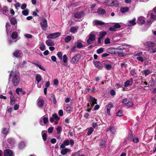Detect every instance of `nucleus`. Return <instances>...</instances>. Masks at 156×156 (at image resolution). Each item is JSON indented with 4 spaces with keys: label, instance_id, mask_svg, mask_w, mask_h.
<instances>
[{
    "label": "nucleus",
    "instance_id": "nucleus-1",
    "mask_svg": "<svg viewBox=\"0 0 156 156\" xmlns=\"http://www.w3.org/2000/svg\"><path fill=\"white\" fill-rule=\"evenodd\" d=\"M104 3L108 6H115L117 7L119 5L118 2L116 0H105Z\"/></svg>",
    "mask_w": 156,
    "mask_h": 156
},
{
    "label": "nucleus",
    "instance_id": "nucleus-2",
    "mask_svg": "<svg viewBox=\"0 0 156 156\" xmlns=\"http://www.w3.org/2000/svg\"><path fill=\"white\" fill-rule=\"evenodd\" d=\"M124 49L123 47L120 46L117 48H115V55H119L120 56H123L126 55L125 53L123 52V50Z\"/></svg>",
    "mask_w": 156,
    "mask_h": 156
},
{
    "label": "nucleus",
    "instance_id": "nucleus-3",
    "mask_svg": "<svg viewBox=\"0 0 156 156\" xmlns=\"http://www.w3.org/2000/svg\"><path fill=\"white\" fill-rule=\"evenodd\" d=\"M123 104L126 105L128 107H132L133 105V103L132 100L130 98H125L122 101Z\"/></svg>",
    "mask_w": 156,
    "mask_h": 156
},
{
    "label": "nucleus",
    "instance_id": "nucleus-4",
    "mask_svg": "<svg viewBox=\"0 0 156 156\" xmlns=\"http://www.w3.org/2000/svg\"><path fill=\"white\" fill-rule=\"evenodd\" d=\"M20 81L19 76L15 75L14 76L12 79V82L14 86L16 87L18 85Z\"/></svg>",
    "mask_w": 156,
    "mask_h": 156
},
{
    "label": "nucleus",
    "instance_id": "nucleus-5",
    "mask_svg": "<svg viewBox=\"0 0 156 156\" xmlns=\"http://www.w3.org/2000/svg\"><path fill=\"white\" fill-rule=\"evenodd\" d=\"M40 24L41 26L42 29L44 31H45L48 27L47 20L45 18L43 19L41 21Z\"/></svg>",
    "mask_w": 156,
    "mask_h": 156
},
{
    "label": "nucleus",
    "instance_id": "nucleus-6",
    "mask_svg": "<svg viewBox=\"0 0 156 156\" xmlns=\"http://www.w3.org/2000/svg\"><path fill=\"white\" fill-rule=\"evenodd\" d=\"M81 56L80 54H77L75 55L70 61L72 64H76L80 58Z\"/></svg>",
    "mask_w": 156,
    "mask_h": 156
},
{
    "label": "nucleus",
    "instance_id": "nucleus-7",
    "mask_svg": "<svg viewBox=\"0 0 156 156\" xmlns=\"http://www.w3.org/2000/svg\"><path fill=\"white\" fill-rule=\"evenodd\" d=\"M61 35L60 32H56L52 34H49L47 36L48 39H54L58 37Z\"/></svg>",
    "mask_w": 156,
    "mask_h": 156
},
{
    "label": "nucleus",
    "instance_id": "nucleus-8",
    "mask_svg": "<svg viewBox=\"0 0 156 156\" xmlns=\"http://www.w3.org/2000/svg\"><path fill=\"white\" fill-rule=\"evenodd\" d=\"M89 97V102L90 104L91 107H93L95 104H97V100L95 98L92 97L91 96H90Z\"/></svg>",
    "mask_w": 156,
    "mask_h": 156
},
{
    "label": "nucleus",
    "instance_id": "nucleus-9",
    "mask_svg": "<svg viewBox=\"0 0 156 156\" xmlns=\"http://www.w3.org/2000/svg\"><path fill=\"white\" fill-rule=\"evenodd\" d=\"M144 45L146 48H152L155 47V44L154 42L148 41L144 44Z\"/></svg>",
    "mask_w": 156,
    "mask_h": 156
},
{
    "label": "nucleus",
    "instance_id": "nucleus-10",
    "mask_svg": "<svg viewBox=\"0 0 156 156\" xmlns=\"http://www.w3.org/2000/svg\"><path fill=\"white\" fill-rule=\"evenodd\" d=\"M37 105L39 108H43L44 104V101L39 97L37 100Z\"/></svg>",
    "mask_w": 156,
    "mask_h": 156
},
{
    "label": "nucleus",
    "instance_id": "nucleus-11",
    "mask_svg": "<svg viewBox=\"0 0 156 156\" xmlns=\"http://www.w3.org/2000/svg\"><path fill=\"white\" fill-rule=\"evenodd\" d=\"M22 53V51L20 50H16L13 54L14 57L17 58L20 57Z\"/></svg>",
    "mask_w": 156,
    "mask_h": 156
},
{
    "label": "nucleus",
    "instance_id": "nucleus-12",
    "mask_svg": "<svg viewBox=\"0 0 156 156\" xmlns=\"http://www.w3.org/2000/svg\"><path fill=\"white\" fill-rule=\"evenodd\" d=\"M83 11L77 12L74 14V16L76 18L80 19L83 16Z\"/></svg>",
    "mask_w": 156,
    "mask_h": 156
},
{
    "label": "nucleus",
    "instance_id": "nucleus-13",
    "mask_svg": "<svg viewBox=\"0 0 156 156\" xmlns=\"http://www.w3.org/2000/svg\"><path fill=\"white\" fill-rule=\"evenodd\" d=\"M133 83V79L130 78V80H127L124 83V86L127 87L132 85Z\"/></svg>",
    "mask_w": 156,
    "mask_h": 156
},
{
    "label": "nucleus",
    "instance_id": "nucleus-14",
    "mask_svg": "<svg viewBox=\"0 0 156 156\" xmlns=\"http://www.w3.org/2000/svg\"><path fill=\"white\" fill-rule=\"evenodd\" d=\"M4 156H13V153L10 149H7L4 151Z\"/></svg>",
    "mask_w": 156,
    "mask_h": 156
},
{
    "label": "nucleus",
    "instance_id": "nucleus-15",
    "mask_svg": "<svg viewBox=\"0 0 156 156\" xmlns=\"http://www.w3.org/2000/svg\"><path fill=\"white\" fill-rule=\"evenodd\" d=\"M9 10H8V8L7 6H4L3 7V8L0 10V12H2V13L4 14L7 16V13L9 12Z\"/></svg>",
    "mask_w": 156,
    "mask_h": 156
},
{
    "label": "nucleus",
    "instance_id": "nucleus-16",
    "mask_svg": "<svg viewBox=\"0 0 156 156\" xmlns=\"http://www.w3.org/2000/svg\"><path fill=\"white\" fill-rule=\"evenodd\" d=\"M137 23L138 24L142 25L145 23L144 18L143 17H140L137 20Z\"/></svg>",
    "mask_w": 156,
    "mask_h": 156
},
{
    "label": "nucleus",
    "instance_id": "nucleus-17",
    "mask_svg": "<svg viewBox=\"0 0 156 156\" xmlns=\"http://www.w3.org/2000/svg\"><path fill=\"white\" fill-rule=\"evenodd\" d=\"M154 13H150L151 16V18L156 20V7H155L153 9Z\"/></svg>",
    "mask_w": 156,
    "mask_h": 156
},
{
    "label": "nucleus",
    "instance_id": "nucleus-18",
    "mask_svg": "<svg viewBox=\"0 0 156 156\" xmlns=\"http://www.w3.org/2000/svg\"><path fill=\"white\" fill-rule=\"evenodd\" d=\"M107 52L108 53L111 54H114L115 55V48H109L107 50Z\"/></svg>",
    "mask_w": 156,
    "mask_h": 156
},
{
    "label": "nucleus",
    "instance_id": "nucleus-19",
    "mask_svg": "<svg viewBox=\"0 0 156 156\" xmlns=\"http://www.w3.org/2000/svg\"><path fill=\"white\" fill-rule=\"evenodd\" d=\"M98 15H104L106 13V11L104 9L99 8L97 10Z\"/></svg>",
    "mask_w": 156,
    "mask_h": 156
},
{
    "label": "nucleus",
    "instance_id": "nucleus-20",
    "mask_svg": "<svg viewBox=\"0 0 156 156\" xmlns=\"http://www.w3.org/2000/svg\"><path fill=\"white\" fill-rule=\"evenodd\" d=\"M46 44L48 46H52L55 45V44L54 42L51 40H48L45 41Z\"/></svg>",
    "mask_w": 156,
    "mask_h": 156
},
{
    "label": "nucleus",
    "instance_id": "nucleus-21",
    "mask_svg": "<svg viewBox=\"0 0 156 156\" xmlns=\"http://www.w3.org/2000/svg\"><path fill=\"white\" fill-rule=\"evenodd\" d=\"M70 149L67 148L62 149L61 151V153L63 155H66L68 152L70 151Z\"/></svg>",
    "mask_w": 156,
    "mask_h": 156
},
{
    "label": "nucleus",
    "instance_id": "nucleus-22",
    "mask_svg": "<svg viewBox=\"0 0 156 156\" xmlns=\"http://www.w3.org/2000/svg\"><path fill=\"white\" fill-rule=\"evenodd\" d=\"M129 74L130 75L133 76H135L137 75L136 70L135 68L129 71Z\"/></svg>",
    "mask_w": 156,
    "mask_h": 156
},
{
    "label": "nucleus",
    "instance_id": "nucleus-23",
    "mask_svg": "<svg viewBox=\"0 0 156 156\" xmlns=\"http://www.w3.org/2000/svg\"><path fill=\"white\" fill-rule=\"evenodd\" d=\"M68 57L66 55H64L63 56V60L64 62L63 65L66 66H67L68 64L67 62H68Z\"/></svg>",
    "mask_w": 156,
    "mask_h": 156
},
{
    "label": "nucleus",
    "instance_id": "nucleus-24",
    "mask_svg": "<svg viewBox=\"0 0 156 156\" xmlns=\"http://www.w3.org/2000/svg\"><path fill=\"white\" fill-rule=\"evenodd\" d=\"M49 99L50 100H52L53 101V103L54 104H56L57 101L55 98V96L54 94L53 93H51L49 98Z\"/></svg>",
    "mask_w": 156,
    "mask_h": 156
},
{
    "label": "nucleus",
    "instance_id": "nucleus-25",
    "mask_svg": "<svg viewBox=\"0 0 156 156\" xmlns=\"http://www.w3.org/2000/svg\"><path fill=\"white\" fill-rule=\"evenodd\" d=\"M10 21L12 25H14L17 23V20L15 17H12Z\"/></svg>",
    "mask_w": 156,
    "mask_h": 156
},
{
    "label": "nucleus",
    "instance_id": "nucleus-26",
    "mask_svg": "<svg viewBox=\"0 0 156 156\" xmlns=\"http://www.w3.org/2000/svg\"><path fill=\"white\" fill-rule=\"evenodd\" d=\"M132 137L133 135L132 134L130 135L129 136L127 137L125 140L124 141V144H126L128 142L131 141L132 140Z\"/></svg>",
    "mask_w": 156,
    "mask_h": 156
},
{
    "label": "nucleus",
    "instance_id": "nucleus-27",
    "mask_svg": "<svg viewBox=\"0 0 156 156\" xmlns=\"http://www.w3.org/2000/svg\"><path fill=\"white\" fill-rule=\"evenodd\" d=\"M129 10V8L127 7H121L120 9V11L122 13L127 12Z\"/></svg>",
    "mask_w": 156,
    "mask_h": 156
},
{
    "label": "nucleus",
    "instance_id": "nucleus-28",
    "mask_svg": "<svg viewBox=\"0 0 156 156\" xmlns=\"http://www.w3.org/2000/svg\"><path fill=\"white\" fill-rule=\"evenodd\" d=\"M106 141L103 139H101L99 144V145L101 148H104L105 147Z\"/></svg>",
    "mask_w": 156,
    "mask_h": 156
},
{
    "label": "nucleus",
    "instance_id": "nucleus-29",
    "mask_svg": "<svg viewBox=\"0 0 156 156\" xmlns=\"http://www.w3.org/2000/svg\"><path fill=\"white\" fill-rule=\"evenodd\" d=\"M72 40V37L70 36L67 35L64 38L65 41L66 43L69 42Z\"/></svg>",
    "mask_w": 156,
    "mask_h": 156
},
{
    "label": "nucleus",
    "instance_id": "nucleus-30",
    "mask_svg": "<svg viewBox=\"0 0 156 156\" xmlns=\"http://www.w3.org/2000/svg\"><path fill=\"white\" fill-rule=\"evenodd\" d=\"M42 77L39 74L37 75L36 76V80L38 83H39L41 80Z\"/></svg>",
    "mask_w": 156,
    "mask_h": 156
},
{
    "label": "nucleus",
    "instance_id": "nucleus-31",
    "mask_svg": "<svg viewBox=\"0 0 156 156\" xmlns=\"http://www.w3.org/2000/svg\"><path fill=\"white\" fill-rule=\"evenodd\" d=\"M77 28L76 26L71 27L70 28V31L72 33H74L77 31Z\"/></svg>",
    "mask_w": 156,
    "mask_h": 156
},
{
    "label": "nucleus",
    "instance_id": "nucleus-32",
    "mask_svg": "<svg viewBox=\"0 0 156 156\" xmlns=\"http://www.w3.org/2000/svg\"><path fill=\"white\" fill-rule=\"evenodd\" d=\"M7 141L9 143L12 145L15 143V140L12 138H9L7 140Z\"/></svg>",
    "mask_w": 156,
    "mask_h": 156
},
{
    "label": "nucleus",
    "instance_id": "nucleus-33",
    "mask_svg": "<svg viewBox=\"0 0 156 156\" xmlns=\"http://www.w3.org/2000/svg\"><path fill=\"white\" fill-rule=\"evenodd\" d=\"M95 35L93 34H90L88 39L91 41H94L95 40Z\"/></svg>",
    "mask_w": 156,
    "mask_h": 156
},
{
    "label": "nucleus",
    "instance_id": "nucleus-34",
    "mask_svg": "<svg viewBox=\"0 0 156 156\" xmlns=\"http://www.w3.org/2000/svg\"><path fill=\"white\" fill-rule=\"evenodd\" d=\"M94 24L95 25H102L105 24V23L98 20H95L94 21Z\"/></svg>",
    "mask_w": 156,
    "mask_h": 156
},
{
    "label": "nucleus",
    "instance_id": "nucleus-35",
    "mask_svg": "<svg viewBox=\"0 0 156 156\" xmlns=\"http://www.w3.org/2000/svg\"><path fill=\"white\" fill-rule=\"evenodd\" d=\"M136 20V19L135 18H134L132 20L129 21L128 22L131 25L133 26L136 24V23L135 22Z\"/></svg>",
    "mask_w": 156,
    "mask_h": 156
},
{
    "label": "nucleus",
    "instance_id": "nucleus-36",
    "mask_svg": "<svg viewBox=\"0 0 156 156\" xmlns=\"http://www.w3.org/2000/svg\"><path fill=\"white\" fill-rule=\"evenodd\" d=\"M17 36V33L16 32H14L11 35V37L14 39H16Z\"/></svg>",
    "mask_w": 156,
    "mask_h": 156
},
{
    "label": "nucleus",
    "instance_id": "nucleus-37",
    "mask_svg": "<svg viewBox=\"0 0 156 156\" xmlns=\"http://www.w3.org/2000/svg\"><path fill=\"white\" fill-rule=\"evenodd\" d=\"M107 32L103 31L99 34V37L101 38H102L105 35L107 34Z\"/></svg>",
    "mask_w": 156,
    "mask_h": 156
},
{
    "label": "nucleus",
    "instance_id": "nucleus-38",
    "mask_svg": "<svg viewBox=\"0 0 156 156\" xmlns=\"http://www.w3.org/2000/svg\"><path fill=\"white\" fill-rule=\"evenodd\" d=\"M142 73H144L145 76H147L149 74L151 73V72L150 71L148 70H145L143 71L142 72Z\"/></svg>",
    "mask_w": 156,
    "mask_h": 156
},
{
    "label": "nucleus",
    "instance_id": "nucleus-39",
    "mask_svg": "<svg viewBox=\"0 0 156 156\" xmlns=\"http://www.w3.org/2000/svg\"><path fill=\"white\" fill-rule=\"evenodd\" d=\"M29 12V10L28 9H26L23 10L22 11V14L24 16H27V15Z\"/></svg>",
    "mask_w": 156,
    "mask_h": 156
},
{
    "label": "nucleus",
    "instance_id": "nucleus-40",
    "mask_svg": "<svg viewBox=\"0 0 156 156\" xmlns=\"http://www.w3.org/2000/svg\"><path fill=\"white\" fill-rule=\"evenodd\" d=\"M42 137L43 140L44 141L46 140L47 139V136L46 133H44L43 131L42 132Z\"/></svg>",
    "mask_w": 156,
    "mask_h": 156
},
{
    "label": "nucleus",
    "instance_id": "nucleus-41",
    "mask_svg": "<svg viewBox=\"0 0 156 156\" xmlns=\"http://www.w3.org/2000/svg\"><path fill=\"white\" fill-rule=\"evenodd\" d=\"M33 64L35 65L36 66L38 67L40 69L43 71H45V69L43 66H42L41 65H39L37 63H33Z\"/></svg>",
    "mask_w": 156,
    "mask_h": 156
},
{
    "label": "nucleus",
    "instance_id": "nucleus-42",
    "mask_svg": "<svg viewBox=\"0 0 156 156\" xmlns=\"http://www.w3.org/2000/svg\"><path fill=\"white\" fill-rule=\"evenodd\" d=\"M25 146V143L23 142H21L19 144V147L20 148V149H22L24 148Z\"/></svg>",
    "mask_w": 156,
    "mask_h": 156
},
{
    "label": "nucleus",
    "instance_id": "nucleus-43",
    "mask_svg": "<svg viewBox=\"0 0 156 156\" xmlns=\"http://www.w3.org/2000/svg\"><path fill=\"white\" fill-rule=\"evenodd\" d=\"M52 116L55 120H58L60 119V118L58 116L57 113H55L52 115Z\"/></svg>",
    "mask_w": 156,
    "mask_h": 156
},
{
    "label": "nucleus",
    "instance_id": "nucleus-44",
    "mask_svg": "<svg viewBox=\"0 0 156 156\" xmlns=\"http://www.w3.org/2000/svg\"><path fill=\"white\" fill-rule=\"evenodd\" d=\"M104 51V48H101L97 50L96 51L98 54H100L102 53Z\"/></svg>",
    "mask_w": 156,
    "mask_h": 156
},
{
    "label": "nucleus",
    "instance_id": "nucleus-45",
    "mask_svg": "<svg viewBox=\"0 0 156 156\" xmlns=\"http://www.w3.org/2000/svg\"><path fill=\"white\" fill-rule=\"evenodd\" d=\"M62 127L61 126H58L56 128L57 134H59L61 132L62 130Z\"/></svg>",
    "mask_w": 156,
    "mask_h": 156
},
{
    "label": "nucleus",
    "instance_id": "nucleus-46",
    "mask_svg": "<svg viewBox=\"0 0 156 156\" xmlns=\"http://www.w3.org/2000/svg\"><path fill=\"white\" fill-rule=\"evenodd\" d=\"M8 131L7 129L6 128H3L2 129V133L3 134L5 135H7Z\"/></svg>",
    "mask_w": 156,
    "mask_h": 156
},
{
    "label": "nucleus",
    "instance_id": "nucleus-47",
    "mask_svg": "<svg viewBox=\"0 0 156 156\" xmlns=\"http://www.w3.org/2000/svg\"><path fill=\"white\" fill-rule=\"evenodd\" d=\"M39 48L42 51H43L45 49V45L44 43L41 44L39 47Z\"/></svg>",
    "mask_w": 156,
    "mask_h": 156
},
{
    "label": "nucleus",
    "instance_id": "nucleus-48",
    "mask_svg": "<svg viewBox=\"0 0 156 156\" xmlns=\"http://www.w3.org/2000/svg\"><path fill=\"white\" fill-rule=\"evenodd\" d=\"M57 55L60 59H62V52H58L57 54Z\"/></svg>",
    "mask_w": 156,
    "mask_h": 156
},
{
    "label": "nucleus",
    "instance_id": "nucleus-49",
    "mask_svg": "<svg viewBox=\"0 0 156 156\" xmlns=\"http://www.w3.org/2000/svg\"><path fill=\"white\" fill-rule=\"evenodd\" d=\"M76 47L78 48H81L83 47V45L81 42H77Z\"/></svg>",
    "mask_w": 156,
    "mask_h": 156
},
{
    "label": "nucleus",
    "instance_id": "nucleus-50",
    "mask_svg": "<svg viewBox=\"0 0 156 156\" xmlns=\"http://www.w3.org/2000/svg\"><path fill=\"white\" fill-rule=\"evenodd\" d=\"M94 130L93 128L90 127L89 129L88 132L87 133V135H90L92 133Z\"/></svg>",
    "mask_w": 156,
    "mask_h": 156
},
{
    "label": "nucleus",
    "instance_id": "nucleus-51",
    "mask_svg": "<svg viewBox=\"0 0 156 156\" xmlns=\"http://www.w3.org/2000/svg\"><path fill=\"white\" fill-rule=\"evenodd\" d=\"M116 115L118 116H121L123 115L122 110L119 111L116 114Z\"/></svg>",
    "mask_w": 156,
    "mask_h": 156
},
{
    "label": "nucleus",
    "instance_id": "nucleus-52",
    "mask_svg": "<svg viewBox=\"0 0 156 156\" xmlns=\"http://www.w3.org/2000/svg\"><path fill=\"white\" fill-rule=\"evenodd\" d=\"M132 140L133 142L135 143H137L139 141V140L137 137H134Z\"/></svg>",
    "mask_w": 156,
    "mask_h": 156
},
{
    "label": "nucleus",
    "instance_id": "nucleus-53",
    "mask_svg": "<svg viewBox=\"0 0 156 156\" xmlns=\"http://www.w3.org/2000/svg\"><path fill=\"white\" fill-rule=\"evenodd\" d=\"M114 26L115 29L117 28H119L121 27V25L118 23H115Z\"/></svg>",
    "mask_w": 156,
    "mask_h": 156
},
{
    "label": "nucleus",
    "instance_id": "nucleus-54",
    "mask_svg": "<svg viewBox=\"0 0 156 156\" xmlns=\"http://www.w3.org/2000/svg\"><path fill=\"white\" fill-rule=\"evenodd\" d=\"M148 51H149L150 53L152 54L155 53L156 52V48L152 49L151 50V49L149 48L148 49Z\"/></svg>",
    "mask_w": 156,
    "mask_h": 156
},
{
    "label": "nucleus",
    "instance_id": "nucleus-55",
    "mask_svg": "<svg viewBox=\"0 0 156 156\" xmlns=\"http://www.w3.org/2000/svg\"><path fill=\"white\" fill-rule=\"evenodd\" d=\"M112 65L110 64H107L106 66H105L106 69L108 70H110L112 68Z\"/></svg>",
    "mask_w": 156,
    "mask_h": 156
},
{
    "label": "nucleus",
    "instance_id": "nucleus-56",
    "mask_svg": "<svg viewBox=\"0 0 156 156\" xmlns=\"http://www.w3.org/2000/svg\"><path fill=\"white\" fill-rule=\"evenodd\" d=\"M110 43V40L109 38H107L105 40L104 43L105 44H108Z\"/></svg>",
    "mask_w": 156,
    "mask_h": 156
},
{
    "label": "nucleus",
    "instance_id": "nucleus-57",
    "mask_svg": "<svg viewBox=\"0 0 156 156\" xmlns=\"http://www.w3.org/2000/svg\"><path fill=\"white\" fill-rule=\"evenodd\" d=\"M136 59L139 61L143 62L144 61L143 58L141 56H138L136 57Z\"/></svg>",
    "mask_w": 156,
    "mask_h": 156
},
{
    "label": "nucleus",
    "instance_id": "nucleus-58",
    "mask_svg": "<svg viewBox=\"0 0 156 156\" xmlns=\"http://www.w3.org/2000/svg\"><path fill=\"white\" fill-rule=\"evenodd\" d=\"M107 62L106 61H103L101 62V66L102 67H105L107 65Z\"/></svg>",
    "mask_w": 156,
    "mask_h": 156
},
{
    "label": "nucleus",
    "instance_id": "nucleus-59",
    "mask_svg": "<svg viewBox=\"0 0 156 156\" xmlns=\"http://www.w3.org/2000/svg\"><path fill=\"white\" fill-rule=\"evenodd\" d=\"M43 121L44 124H47L48 121V118L47 117H44Z\"/></svg>",
    "mask_w": 156,
    "mask_h": 156
},
{
    "label": "nucleus",
    "instance_id": "nucleus-60",
    "mask_svg": "<svg viewBox=\"0 0 156 156\" xmlns=\"http://www.w3.org/2000/svg\"><path fill=\"white\" fill-rule=\"evenodd\" d=\"M100 63V61H96L93 62L94 64L96 67H97L98 66Z\"/></svg>",
    "mask_w": 156,
    "mask_h": 156
},
{
    "label": "nucleus",
    "instance_id": "nucleus-61",
    "mask_svg": "<svg viewBox=\"0 0 156 156\" xmlns=\"http://www.w3.org/2000/svg\"><path fill=\"white\" fill-rule=\"evenodd\" d=\"M114 107L113 105L112 104H109L108 106H107V108L109 109L110 110V109Z\"/></svg>",
    "mask_w": 156,
    "mask_h": 156
},
{
    "label": "nucleus",
    "instance_id": "nucleus-62",
    "mask_svg": "<svg viewBox=\"0 0 156 156\" xmlns=\"http://www.w3.org/2000/svg\"><path fill=\"white\" fill-rule=\"evenodd\" d=\"M58 114L60 116H63V110L62 109L58 111Z\"/></svg>",
    "mask_w": 156,
    "mask_h": 156
},
{
    "label": "nucleus",
    "instance_id": "nucleus-63",
    "mask_svg": "<svg viewBox=\"0 0 156 156\" xmlns=\"http://www.w3.org/2000/svg\"><path fill=\"white\" fill-rule=\"evenodd\" d=\"M54 128L53 127H51L48 128V132L50 133H52L53 130Z\"/></svg>",
    "mask_w": 156,
    "mask_h": 156
},
{
    "label": "nucleus",
    "instance_id": "nucleus-64",
    "mask_svg": "<svg viewBox=\"0 0 156 156\" xmlns=\"http://www.w3.org/2000/svg\"><path fill=\"white\" fill-rule=\"evenodd\" d=\"M63 144L66 145V146H68V145L69 144V141L68 140H66L64 141L63 142Z\"/></svg>",
    "mask_w": 156,
    "mask_h": 156
}]
</instances>
